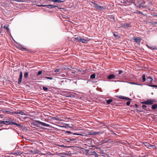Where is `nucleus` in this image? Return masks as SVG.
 I'll return each mask as SVG.
<instances>
[{
	"label": "nucleus",
	"instance_id": "obj_26",
	"mask_svg": "<svg viewBox=\"0 0 157 157\" xmlns=\"http://www.w3.org/2000/svg\"><path fill=\"white\" fill-rule=\"evenodd\" d=\"M96 75L95 74H93L90 75V78L91 79H94L95 78Z\"/></svg>",
	"mask_w": 157,
	"mask_h": 157
},
{
	"label": "nucleus",
	"instance_id": "obj_51",
	"mask_svg": "<svg viewBox=\"0 0 157 157\" xmlns=\"http://www.w3.org/2000/svg\"><path fill=\"white\" fill-rule=\"evenodd\" d=\"M37 6L38 7H40V6H42V5H37Z\"/></svg>",
	"mask_w": 157,
	"mask_h": 157
},
{
	"label": "nucleus",
	"instance_id": "obj_49",
	"mask_svg": "<svg viewBox=\"0 0 157 157\" xmlns=\"http://www.w3.org/2000/svg\"><path fill=\"white\" fill-rule=\"evenodd\" d=\"M146 110L147 111H148L149 110V109L148 108L147 109H146Z\"/></svg>",
	"mask_w": 157,
	"mask_h": 157
},
{
	"label": "nucleus",
	"instance_id": "obj_58",
	"mask_svg": "<svg viewBox=\"0 0 157 157\" xmlns=\"http://www.w3.org/2000/svg\"><path fill=\"white\" fill-rule=\"evenodd\" d=\"M113 134V135H117V134H116V133H114Z\"/></svg>",
	"mask_w": 157,
	"mask_h": 157
},
{
	"label": "nucleus",
	"instance_id": "obj_31",
	"mask_svg": "<svg viewBox=\"0 0 157 157\" xmlns=\"http://www.w3.org/2000/svg\"><path fill=\"white\" fill-rule=\"evenodd\" d=\"M11 118H9L7 120V121L8 122V123H10V122H11Z\"/></svg>",
	"mask_w": 157,
	"mask_h": 157
},
{
	"label": "nucleus",
	"instance_id": "obj_28",
	"mask_svg": "<svg viewBox=\"0 0 157 157\" xmlns=\"http://www.w3.org/2000/svg\"><path fill=\"white\" fill-rule=\"evenodd\" d=\"M81 37L79 36V37H76L75 39L78 41H80V39H81Z\"/></svg>",
	"mask_w": 157,
	"mask_h": 157
},
{
	"label": "nucleus",
	"instance_id": "obj_15",
	"mask_svg": "<svg viewBox=\"0 0 157 157\" xmlns=\"http://www.w3.org/2000/svg\"><path fill=\"white\" fill-rule=\"evenodd\" d=\"M56 7H58V6L57 5H48L47 8H50V9H52V8H54Z\"/></svg>",
	"mask_w": 157,
	"mask_h": 157
},
{
	"label": "nucleus",
	"instance_id": "obj_57",
	"mask_svg": "<svg viewBox=\"0 0 157 157\" xmlns=\"http://www.w3.org/2000/svg\"><path fill=\"white\" fill-rule=\"evenodd\" d=\"M72 73H73V74H75V71H72Z\"/></svg>",
	"mask_w": 157,
	"mask_h": 157
},
{
	"label": "nucleus",
	"instance_id": "obj_38",
	"mask_svg": "<svg viewBox=\"0 0 157 157\" xmlns=\"http://www.w3.org/2000/svg\"><path fill=\"white\" fill-rule=\"evenodd\" d=\"M60 70V69H56V70H55L54 71H55V72L57 73V72H59Z\"/></svg>",
	"mask_w": 157,
	"mask_h": 157
},
{
	"label": "nucleus",
	"instance_id": "obj_10",
	"mask_svg": "<svg viewBox=\"0 0 157 157\" xmlns=\"http://www.w3.org/2000/svg\"><path fill=\"white\" fill-rule=\"evenodd\" d=\"M153 80L152 78L150 77H148L146 79V82L148 83H152Z\"/></svg>",
	"mask_w": 157,
	"mask_h": 157
},
{
	"label": "nucleus",
	"instance_id": "obj_61",
	"mask_svg": "<svg viewBox=\"0 0 157 157\" xmlns=\"http://www.w3.org/2000/svg\"><path fill=\"white\" fill-rule=\"evenodd\" d=\"M156 88H157V86H156Z\"/></svg>",
	"mask_w": 157,
	"mask_h": 157
},
{
	"label": "nucleus",
	"instance_id": "obj_14",
	"mask_svg": "<svg viewBox=\"0 0 157 157\" xmlns=\"http://www.w3.org/2000/svg\"><path fill=\"white\" fill-rule=\"evenodd\" d=\"M100 132H89V135H95L99 134Z\"/></svg>",
	"mask_w": 157,
	"mask_h": 157
},
{
	"label": "nucleus",
	"instance_id": "obj_2",
	"mask_svg": "<svg viewBox=\"0 0 157 157\" xmlns=\"http://www.w3.org/2000/svg\"><path fill=\"white\" fill-rule=\"evenodd\" d=\"M94 4L95 5L94 7L98 10H102L103 9H105V6H101L100 5L95 3H94Z\"/></svg>",
	"mask_w": 157,
	"mask_h": 157
},
{
	"label": "nucleus",
	"instance_id": "obj_19",
	"mask_svg": "<svg viewBox=\"0 0 157 157\" xmlns=\"http://www.w3.org/2000/svg\"><path fill=\"white\" fill-rule=\"evenodd\" d=\"M82 43H86L87 42V40L81 38L80 41Z\"/></svg>",
	"mask_w": 157,
	"mask_h": 157
},
{
	"label": "nucleus",
	"instance_id": "obj_21",
	"mask_svg": "<svg viewBox=\"0 0 157 157\" xmlns=\"http://www.w3.org/2000/svg\"><path fill=\"white\" fill-rule=\"evenodd\" d=\"M31 151L32 152H33L32 153L33 154H38L39 152V151L38 150Z\"/></svg>",
	"mask_w": 157,
	"mask_h": 157
},
{
	"label": "nucleus",
	"instance_id": "obj_29",
	"mask_svg": "<svg viewBox=\"0 0 157 157\" xmlns=\"http://www.w3.org/2000/svg\"><path fill=\"white\" fill-rule=\"evenodd\" d=\"M28 74H29L28 72H25L24 74V77L26 78H27L28 77Z\"/></svg>",
	"mask_w": 157,
	"mask_h": 157
},
{
	"label": "nucleus",
	"instance_id": "obj_16",
	"mask_svg": "<svg viewBox=\"0 0 157 157\" xmlns=\"http://www.w3.org/2000/svg\"><path fill=\"white\" fill-rule=\"evenodd\" d=\"M116 75L113 74H111L108 76V78L109 79H111L115 77Z\"/></svg>",
	"mask_w": 157,
	"mask_h": 157
},
{
	"label": "nucleus",
	"instance_id": "obj_60",
	"mask_svg": "<svg viewBox=\"0 0 157 157\" xmlns=\"http://www.w3.org/2000/svg\"><path fill=\"white\" fill-rule=\"evenodd\" d=\"M61 82H64V81H63V80L62 81H61Z\"/></svg>",
	"mask_w": 157,
	"mask_h": 157
},
{
	"label": "nucleus",
	"instance_id": "obj_50",
	"mask_svg": "<svg viewBox=\"0 0 157 157\" xmlns=\"http://www.w3.org/2000/svg\"><path fill=\"white\" fill-rule=\"evenodd\" d=\"M134 85H138V83H135V82H134Z\"/></svg>",
	"mask_w": 157,
	"mask_h": 157
},
{
	"label": "nucleus",
	"instance_id": "obj_36",
	"mask_svg": "<svg viewBox=\"0 0 157 157\" xmlns=\"http://www.w3.org/2000/svg\"><path fill=\"white\" fill-rule=\"evenodd\" d=\"M151 15L153 16H155L157 17V13H154L151 14Z\"/></svg>",
	"mask_w": 157,
	"mask_h": 157
},
{
	"label": "nucleus",
	"instance_id": "obj_33",
	"mask_svg": "<svg viewBox=\"0 0 157 157\" xmlns=\"http://www.w3.org/2000/svg\"><path fill=\"white\" fill-rule=\"evenodd\" d=\"M45 78L48 79H49L50 80H52L53 79V78L52 77H45Z\"/></svg>",
	"mask_w": 157,
	"mask_h": 157
},
{
	"label": "nucleus",
	"instance_id": "obj_39",
	"mask_svg": "<svg viewBox=\"0 0 157 157\" xmlns=\"http://www.w3.org/2000/svg\"><path fill=\"white\" fill-rule=\"evenodd\" d=\"M42 71H39L38 72V73L37 74V75H40V74H41L42 73Z\"/></svg>",
	"mask_w": 157,
	"mask_h": 157
},
{
	"label": "nucleus",
	"instance_id": "obj_17",
	"mask_svg": "<svg viewBox=\"0 0 157 157\" xmlns=\"http://www.w3.org/2000/svg\"><path fill=\"white\" fill-rule=\"evenodd\" d=\"M49 1L53 2H55L61 3L63 2L64 1L60 0H49Z\"/></svg>",
	"mask_w": 157,
	"mask_h": 157
},
{
	"label": "nucleus",
	"instance_id": "obj_35",
	"mask_svg": "<svg viewBox=\"0 0 157 157\" xmlns=\"http://www.w3.org/2000/svg\"><path fill=\"white\" fill-rule=\"evenodd\" d=\"M125 82H127V83H129L130 84H132V85H134V82H131L125 81Z\"/></svg>",
	"mask_w": 157,
	"mask_h": 157
},
{
	"label": "nucleus",
	"instance_id": "obj_53",
	"mask_svg": "<svg viewBox=\"0 0 157 157\" xmlns=\"http://www.w3.org/2000/svg\"><path fill=\"white\" fill-rule=\"evenodd\" d=\"M21 1H20V2H23L24 1V0H21Z\"/></svg>",
	"mask_w": 157,
	"mask_h": 157
},
{
	"label": "nucleus",
	"instance_id": "obj_27",
	"mask_svg": "<svg viewBox=\"0 0 157 157\" xmlns=\"http://www.w3.org/2000/svg\"><path fill=\"white\" fill-rule=\"evenodd\" d=\"M18 48L21 50L23 51V50H26V49L24 47H22L21 45H18Z\"/></svg>",
	"mask_w": 157,
	"mask_h": 157
},
{
	"label": "nucleus",
	"instance_id": "obj_37",
	"mask_svg": "<svg viewBox=\"0 0 157 157\" xmlns=\"http://www.w3.org/2000/svg\"><path fill=\"white\" fill-rule=\"evenodd\" d=\"M93 155H95L96 156H97L98 155L96 153L95 151L93 152Z\"/></svg>",
	"mask_w": 157,
	"mask_h": 157
},
{
	"label": "nucleus",
	"instance_id": "obj_1",
	"mask_svg": "<svg viewBox=\"0 0 157 157\" xmlns=\"http://www.w3.org/2000/svg\"><path fill=\"white\" fill-rule=\"evenodd\" d=\"M31 124L38 128H40L41 126H44L47 127L50 126L49 124L38 120H33L31 123Z\"/></svg>",
	"mask_w": 157,
	"mask_h": 157
},
{
	"label": "nucleus",
	"instance_id": "obj_34",
	"mask_svg": "<svg viewBox=\"0 0 157 157\" xmlns=\"http://www.w3.org/2000/svg\"><path fill=\"white\" fill-rule=\"evenodd\" d=\"M4 113H7L8 114H10V113H11V112H10L9 111H6V110H4Z\"/></svg>",
	"mask_w": 157,
	"mask_h": 157
},
{
	"label": "nucleus",
	"instance_id": "obj_8",
	"mask_svg": "<svg viewBox=\"0 0 157 157\" xmlns=\"http://www.w3.org/2000/svg\"><path fill=\"white\" fill-rule=\"evenodd\" d=\"M134 39L135 42L139 44H140V42L141 40L140 38L139 37H135L134 38Z\"/></svg>",
	"mask_w": 157,
	"mask_h": 157
},
{
	"label": "nucleus",
	"instance_id": "obj_44",
	"mask_svg": "<svg viewBox=\"0 0 157 157\" xmlns=\"http://www.w3.org/2000/svg\"><path fill=\"white\" fill-rule=\"evenodd\" d=\"M48 5H42V6L43 7H47Z\"/></svg>",
	"mask_w": 157,
	"mask_h": 157
},
{
	"label": "nucleus",
	"instance_id": "obj_41",
	"mask_svg": "<svg viewBox=\"0 0 157 157\" xmlns=\"http://www.w3.org/2000/svg\"><path fill=\"white\" fill-rule=\"evenodd\" d=\"M21 0H10V1H14L16 2H20L21 1Z\"/></svg>",
	"mask_w": 157,
	"mask_h": 157
},
{
	"label": "nucleus",
	"instance_id": "obj_18",
	"mask_svg": "<svg viewBox=\"0 0 157 157\" xmlns=\"http://www.w3.org/2000/svg\"><path fill=\"white\" fill-rule=\"evenodd\" d=\"M0 123L1 124H3L5 125H8V122L6 121H2V120H0Z\"/></svg>",
	"mask_w": 157,
	"mask_h": 157
},
{
	"label": "nucleus",
	"instance_id": "obj_6",
	"mask_svg": "<svg viewBox=\"0 0 157 157\" xmlns=\"http://www.w3.org/2000/svg\"><path fill=\"white\" fill-rule=\"evenodd\" d=\"M66 133H69V134H72L74 135H80L82 136V134H83V133L81 132L80 133H79L78 132H75V133H72L70 131H66Z\"/></svg>",
	"mask_w": 157,
	"mask_h": 157
},
{
	"label": "nucleus",
	"instance_id": "obj_20",
	"mask_svg": "<svg viewBox=\"0 0 157 157\" xmlns=\"http://www.w3.org/2000/svg\"><path fill=\"white\" fill-rule=\"evenodd\" d=\"M157 108V104H154L152 105L151 106V109H156Z\"/></svg>",
	"mask_w": 157,
	"mask_h": 157
},
{
	"label": "nucleus",
	"instance_id": "obj_32",
	"mask_svg": "<svg viewBox=\"0 0 157 157\" xmlns=\"http://www.w3.org/2000/svg\"><path fill=\"white\" fill-rule=\"evenodd\" d=\"M43 89L45 91H46L48 90V88L47 87H43Z\"/></svg>",
	"mask_w": 157,
	"mask_h": 157
},
{
	"label": "nucleus",
	"instance_id": "obj_13",
	"mask_svg": "<svg viewBox=\"0 0 157 157\" xmlns=\"http://www.w3.org/2000/svg\"><path fill=\"white\" fill-rule=\"evenodd\" d=\"M130 24L128 23H124L121 25V27L124 28H126L130 27Z\"/></svg>",
	"mask_w": 157,
	"mask_h": 157
},
{
	"label": "nucleus",
	"instance_id": "obj_5",
	"mask_svg": "<svg viewBox=\"0 0 157 157\" xmlns=\"http://www.w3.org/2000/svg\"><path fill=\"white\" fill-rule=\"evenodd\" d=\"M22 77H23L22 72L21 71L20 72L19 77L18 78V81L17 82V84H20L21 83V81H22Z\"/></svg>",
	"mask_w": 157,
	"mask_h": 157
},
{
	"label": "nucleus",
	"instance_id": "obj_52",
	"mask_svg": "<svg viewBox=\"0 0 157 157\" xmlns=\"http://www.w3.org/2000/svg\"><path fill=\"white\" fill-rule=\"evenodd\" d=\"M147 47L148 48H149L150 49H151V47H149L148 45H147Z\"/></svg>",
	"mask_w": 157,
	"mask_h": 157
},
{
	"label": "nucleus",
	"instance_id": "obj_40",
	"mask_svg": "<svg viewBox=\"0 0 157 157\" xmlns=\"http://www.w3.org/2000/svg\"><path fill=\"white\" fill-rule=\"evenodd\" d=\"M130 104V101H128L126 102V105L127 106L129 105Z\"/></svg>",
	"mask_w": 157,
	"mask_h": 157
},
{
	"label": "nucleus",
	"instance_id": "obj_3",
	"mask_svg": "<svg viewBox=\"0 0 157 157\" xmlns=\"http://www.w3.org/2000/svg\"><path fill=\"white\" fill-rule=\"evenodd\" d=\"M8 124L11 125V124H14L16 125L17 126H18L19 127L21 128L22 127V126L20 124H17L15 123V121L12 118L11 122H10V123H8Z\"/></svg>",
	"mask_w": 157,
	"mask_h": 157
},
{
	"label": "nucleus",
	"instance_id": "obj_24",
	"mask_svg": "<svg viewBox=\"0 0 157 157\" xmlns=\"http://www.w3.org/2000/svg\"><path fill=\"white\" fill-rule=\"evenodd\" d=\"M113 100L112 99H109L106 101V103L107 104H110L111 102L113 101Z\"/></svg>",
	"mask_w": 157,
	"mask_h": 157
},
{
	"label": "nucleus",
	"instance_id": "obj_12",
	"mask_svg": "<svg viewBox=\"0 0 157 157\" xmlns=\"http://www.w3.org/2000/svg\"><path fill=\"white\" fill-rule=\"evenodd\" d=\"M145 3V2H143V3H141L139 5H138L137 7L140 8H141V7H143V8H146L147 6H144Z\"/></svg>",
	"mask_w": 157,
	"mask_h": 157
},
{
	"label": "nucleus",
	"instance_id": "obj_55",
	"mask_svg": "<svg viewBox=\"0 0 157 157\" xmlns=\"http://www.w3.org/2000/svg\"><path fill=\"white\" fill-rule=\"evenodd\" d=\"M60 146L61 147H64V145H61Z\"/></svg>",
	"mask_w": 157,
	"mask_h": 157
},
{
	"label": "nucleus",
	"instance_id": "obj_23",
	"mask_svg": "<svg viewBox=\"0 0 157 157\" xmlns=\"http://www.w3.org/2000/svg\"><path fill=\"white\" fill-rule=\"evenodd\" d=\"M118 72V75H117V76H119L120 75H121L123 72V71L121 70H119L118 71H116V74H117V72Z\"/></svg>",
	"mask_w": 157,
	"mask_h": 157
},
{
	"label": "nucleus",
	"instance_id": "obj_54",
	"mask_svg": "<svg viewBox=\"0 0 157 157\" xmlns=\"http://www.w3.org/2000/svg\"><path fill=\"white\" fill-rule=\"evenodd\" d=\"M111 105H114L113 102H112V103H111Z\"/></svg>",
	"mask_w": 157,
	"mask_h": 157
},
{
	"label": "nucleus",
	"instance_id": "obj_45",
	"mask_svg": "<svg viewBox=\"0 0 157 157\" xmlns=\"http://www.w3.org/2000/svg\"><path fill=\"white\" fill-rule=\"evenodd\" d=\"M147 106L145 105H143L142 106V108H145Z\"/></svg>",
	"mask_w": 157,
	"mask_h": 157
},
{
	"label": "nucleus",
	"instance_id": "obj_25",
	"mask_svg": "<svg viewBox=\"0 0 157 157\" xmlns=\"http://www.w3.org/2000/svg\"><path fill=\"white\" fill-rule=\"evenodd\" d=\"M146 75H143L142 76V79L143 82H144L146 80Z\"/></svg>",
	"mask_w": 157,
	"mask_h": 157
},
{
	"label": "nucleus",
	"instance_id": "obj_7",
	"mask_svg": "<svg viewBox=\"0 0 157 157\" xmlns=\"http://www.w3.org/2000/svg\"><path fill=\"white\" fill-rule=\"evenodd\" d=\"M13 113L14 114H19L20 115H27V114L24 113L23 111H19V112H14Z\"/></svg>",
	"mask_w": 157,
	"mask_h": 157
},
{
	"label": "nucleus",
	"instance_id": "obj_47",
	"mask_svg": "<svg viewBox=\"0 0 157 157\" xmlns=\"http://www.w3.org/2000/svg\"><path fill=\"white\" fill-rule=\"evenodd\" d=\"M113 35L114 36H115L116 37L117 36H118L117 35H116L114 33L113 34Z\"/></svg>",
	"mask_w": 157,
	"mask_h": 157
},
{
	"label": "nucleus",
	"instance_id": "obj_43",
	"mask_svg": "<svg viewBox=\"0 0 157 157\" xmlns=\"http://www.w3.org/2000/svg\"><path fill=\"white\" fill-rule=\"evenodd\" d=\"M10 154H13V155H17V153H13V152H11V153Z\"/></svg>",
	"mask_w": 157,
	"mask_h": 157
},
{
	"label": "nucleus",
	"instance_id": "obj_46",
	"mask_svg": "<svg viewBox=\"0 0 157 157\" xmlns=\"http://www.w3.org/2000/svg\"><path fill=\"white\" fill-rule=\"evenodd\" d=\"M145 84H139L138 83V85L142 86Z\"/></svg>",
	"mask_w": 157,
	"mask_h": 157
},
{
	"label": "nucleus",
	"instance_id": "obj_11",
	"mask_svg": "<svg viewBox=\"0 0 157 157\" xmlns=\"http://www.w3.org/2000/svg\"><path fill=\"white\" fill-rule=\"evenodd\" d=\"M118 98L121 99H125L126 100H132L131 99L128 97L122 96H119L118 97Z\"/></svg>",
	"mask_w": 157,
	"mask_h": 157
},
{
	"label": "nucleus",
	"instance_id": "obj_22",
	"mask_svg": "<svg viewBox=\"0 0 157 157\" xmlns=\"http://www.w3.org/2000/svg\"><path fill=\"white\" fill-rule=\"evenodd\" d=\"M4 28H5L7 32L8 33H9V32L10 33V30H9V28L8 27V26L7 25H5L4 26Z\"/></svg>",
	"mask_w": 157,
	"mask_h": 157
},
{
	"label": "nucleus",
	"instance_id": "obj_30",
	"mask_svg": "<svg viewBox=\"0 0 157 157\" xmlns=\"http://www.w3.org/2000/svg\"><path fill=\"white\" fill-rule=\"evenodd\" d=\"M147 85L150 87H155V88H156V85H155L150 84V85Z\"/></svg>",
	"mask_w": 157,
	"mask_h": 157
},
{
	"label": "nucleus",
	"instance_id": "obj_9",
	"mask_svg": "<svg viewBox=\"0 0 157 157\" xmlns=\"http://www.w3.org/2000/svg\"><path fill=\"white\" fill-rule=\"evenodd\" d=\"M144 144L145 146H147L148 147H151L153 148H155L156 147L154 145H152L147 142H144Z\"/></svg>",
	"mask_w": 157,
	"mask_h": 157
},
{
	"label": "nucleus",
	"instance_id": "obj_59",
	"mask_svg": "<svg viewBox=\"0 0 157 157\" xmlns=\"http://www.w3.org/2000/svg\"><path fill=\"white\" fill-rule=\"evenodd\" d=\"M67 69H69V70H71V69H70V68H67Z\"/></svg>",
	"mask_w": 157,
	"mask_h": 157
},
{
	"label": "nucleus",
	"instance_id": "obj_48",
	"mask_svg": "<svg viewBox=\"0 0 157 157\" xmlns=\"http://www.w3.org/2000/svg\"><path fill=\"white\" fill-rule=\"evenodd\" d=\"M67 140H67V141H68V142H69V141H71V140H71V139H68Z\"/></svg>",
	"mask_w": 157,
	"mask_h": 157
},
{
	"label": "nucleus",
	"instance_id": "obj_56",
	"mask_svg": "<svg viewBox=\"0 0 157 157\" xmlns=\"http://www.w3.org/2000/svg\"><path fill=\"white\" fill-rule=\"evenodd\" d=\"M61 154V155H64V154H65L64 153H60Z\"/></svg>",
	"mask_w": 157,
	"mask_h": 157
},
{
	"label": "nucleus",
	"instance_id": "obj_42",
	"mask_svg": "<svg viewBox=\"0 0 157 157\" xmlns=\"http://www.w3.org/2000/svg\"><path fill=\"white\" fill-rule=\"evenodd\" d=\"M137 12H138V13H139V14H143V13L142 12H141L140 11L138 10V11H137Z\"/></svg>",
	"mask_w": 157,
	"mask_h": 157
},
{
	"label": "nucleus",
	"instance_id": "obj_4",
	"mask_svg": "<svg viewBox=\"0 0 157 157\" xmlns=\"http://www.w3.org/2000/svg\"><path fill=\"white\" fill-rule=\"evenodd\" d=\"M153 101L151 100H149L148 101H146L143 102H141V103L143 104L150 105L153 104Z\"/></svg>",
	"mask_w": 157,
	"mask_h": 157
}]
</instances>
